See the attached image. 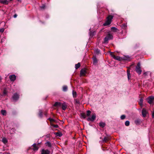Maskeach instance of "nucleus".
Here are the masks:
<instances>
[{
    "mask_svg": "<svg viewBox=\"0 0 154 154\" xmlns=\"http://www.w3.org/2000/svg\"><path fill=\"white\" fill-rule=\"evenodd\" d=\"M113 18V16L111 15H109L106 18V20L105 22L103 23V25L105 26L110 25L112 22Z\"/></svg>",
    "mask_w": 154,
    "mask_h": 154,
    "instance_id": "nucleus-1",
    "label": "nucleus"
},
{
    "mask_svg": "<svg viewBox=\"0 0 154 154\" xmlns=\"http://www.w3.org/2000/svg\"><path fill=\"white\" fill-rule=\"evenodd\" d=\"M113 37L112 35L110 33L108 34L104 38L103 43H108V41L112 39Z\"/></svg>",
    "mask_w": 154,
    "mask_h": 154,
    "instance_id": "nucleus-2",
    "label": "nucleus"
},
{
    "mask_svg": "<svg viewBox=\"0 0 154 154\" xmlns=\"http://www.w3.org/2000/svg\"><path fill=\"white\" fill-rule=\"evenodd\" d=\"M135 71L139 75H140L141 74L142 70L141 69L140 64V62L137 63Z\"/></svg>",
    "mask_w": 154,
    "mask_h": 154,
    "instance_id": "nucleus-3",
    "label": "nucleus"
},
{
    "mask_svg": "<svg viewBox=\"0 0 154 154\" xmlns=\"http://www.w3.org/2000/svg\"><path fill=\"white\" fill-rule=\"evenodd\" d=\"M146 100L148 103L151 104L154 100V96H149L147 98Z\"/></svg>",
    "mask_w": 154,
    "mask_h": 154,
    "instance_id": "nucleus-4",
    "label": "nucleus"
},
{
    "mask_svg": "<svg viewBox=\"0 0 154 154\" xmlns=\"http://www.w3.org/2000/svg\"><path fill=\"white\" fill-rule=\"evenodd\" d=\"M96 115L94 113L91 116V117H88L87 119V120L89 121L93 122L95 119Z\"/></svg>",
    "mask_w": 154,
    "mask_h": 154,
    "instance_id": "nucleus-5",
    "label": "nucleus"
},
{
    "mask_svg": "<svg viewBox=\"0 0 154 154\" xmlns=\"http://www.w3.org/2000/svg\"><path fill=\"white\" fill-rule=\"evenodd\" d=\"M19 95L16 93L13 95L12 97V99L14 101H16L19 99Z\"/></svg>",
    "mask_w": 154,
    "mask_h": 154,
    "instance_id": "nucleus-6",
    "label": "nucleus"
},
{
    "mask_svg": "<svg viewBox=\"0 0 154 154\" xmlns=\"http://www.w3.org/2000/svg\"><path fill=\"white\" fill-rule=\"evenodd\" d=\"M86 69H82L80 72V76H84L86 75Z\"/></svg>",
    "mask_w": 154,
    "mask_h": 154,
    "instance_id": "nucleus-7",
    "label": "nucleus"
},
{
    "mask_svg": "<svg viewBox=\"0 0 154 154\" xmlns=\"http://www.w3.org/2000/svg\"><path fill=\"white\" fill-rule=\"evenodd\" d=\"M110 139V137L109 136H107L104 137L103 139L102 140V141L103 143H106Z\"/></svg>",
    "mask_w": 154,
    "mask_h": 154,
    "instance_id": "nucleus-8",
    "label": "nucleus"
},
{
    "mask_svg": "<svg viewBox=\"0 0 154 154\" xmlns=\"http://www.w3.org/2000/svg\"><path fill=\"white\" fill-rule=\"evenodd\" d=\"M50 152L48 149H43L41 151V154H49Z\"/></svg>",
    "mask_w": 154,
    "mask_h": 154,
    "instance_id": "nucleus-9",
    "label": "nucleus"
},
{
    "mask_svg": "<svg viewBox=\"0 0 154 154\" xmlns=\"http://www.w3.org/2000/svg\"><path fill=\"white\" fill-rule=\"evenodd\" d=\"M9 79L11 81H14L16 79V76L14 75H12L9 76Z\"/></svg>",
    "mask_w": 154,
    "mask_h": 154,
    "instance_id": "nucleus-10",
    "label": "nucleus"
},
{
    "mask_svg": "<svg viewBox=\"0 0 154 154\" xmlns=\"http://www.w3.org/2000/svg\"><path fill=\"white\" fill-rule=\"evenodd\" d=\"M147 113V112L146 110L145 109L143 108L142 109V112L143 116L144 117H146V116Z\"/></svg>",
    "mask_w": 154,
    "mask_h": 154,
    "instance_id": "nucleus-11",
    "label": "nucleus"
},
{
    "mask_svg": "<svg viewBox=\"0 0 154 154\" xmlns=\"http://www.w3.org/2000/svg\"><path fill=\"white\" fill-rule=\"evenodd\" d=\"M62 103L60 102H57L55 103L53 106L57 107H60L61 106Z\"/></svg>",
    "mask_w": 154,
    "mask_h": 154,
    "instance_id": "nucleus-12",
    "label": "nucleus"
},
{
    "mask_svg": "<svg viewBox=\"0 0 154 154\" xmlns=\"http://www.w3.org/2000/svg\"><path fill=\"white\" fill-rule=\"evenodd\" d=\"M61 106H62V108L64 110H65L67 107V106L65 103H62Z\"/></svg>",
    "mask_w": 154,
    "mask_h": 154,
    "instance_id": "nucleus-13",
    "label": "nucleus"
},
{
    "mask_svg": "<svg viewBox=\"0 0 154 154\" xmlns=\"http://www.w3.org/2000/svg\"><path fill=\"white\" fill-rule=\"evenodd\" d=\"M93 64L94 65H96L97 63V60L95 57H94L93 58Z\"/></svg>",
    "mask_w": 154,
    "mask_h": 154,
    "instance_id": "nucleus-14",
    "label": "nucleus"
},
{
    "mask_svg": "<svg viewBox=\"0 0 154 154\" xmlns=\"http://www.w3.org/2000/svg\"><path fill=\"white\" fill-rule=\"evenodd\" d=\"M32 147H33V149L35 151H37L38 149V148L36 146V144L34 143L32 145Z\"/></svg>",
    "mask_w": 154,
    "mask_h": 154,
    "instance_id": "nucleus-15",
    "label": "nucleus"
},
{
    "mask_svg": "<svg viewBox=\"0 0 154 154\" xmlns=\"http://www.w3.org/2000/svg\"><path fill=\"white\" fill-rule=\"evenodd\" d=\"M111 29V30L113 32H116L119 31L118 29L114 27H112Z\"/></svg>",
    "mask_w": 154,
    "mask_h": 154,
    "instance_id": "nucleus-16",
    "label": "nucleus"
},
{
    "mask_svg": "<svg viewBox=\"0 0 154 154\" xmlns=\"http://www.w3.org/2000/svg\"><path fill=\"white\" fill-rule=\"evenodd\" d=\"M0 2L4 4L7 5L8 3V2L7 0H2Z\"/></svg>",
    "mask_w": 154,
    "mask_h": 154,
    "instance_id": "nucleus-17",
    "label": "nucleus"
},
{
    "mask_svg": "<svg viewBox=\"0 0 154 154\" xmlns=\"http://www.w3.org/2000/svg\"><path fill=\"white\" fill-rule=\"evenodd\" d=\"M114 59L116 60L120 61L121 60V57L119 56H114Z\"/></svg>",
    "mask_w": 154,
    "mask_h": 154,
    "instance_id": "nucleus-18",
    "label": "nucleus"
},
{
    "mask_svg": "<svg viewBox=\"0 0 154 154\" xmlns=\"http://www.w3.org/2000/svg\"><path fill=\"white\" fill-rule=\"evenodd\" d=\"M99 125L100 127L102 128L104 127L105 126V123L102 122H100L99 124Z\"/></svg>",
    "mask_w": 154,
    "mask_h": 154,
    "instance_id": "nucleus-19",
    "label": "nucleus"
},
{
    "mask_svg": "<svg viewBox=\"0 0 154 154\" xmlns=\"http://www.w3.org/2000/svg\"><path fill=\"white\" fill-rule=\"evenodd\" d=\"M39 116L40 118H42L43 116L42 112L41 110H39Z\"/></svg>",
    "mask_w": 154,
    "mask_h": 154,
    "instance_id": "nucleus-20",
    "label": "nucleus"
},
{
    "mask_svg": "<svg viewBox=\"0 0 154 154\" xmlns=\"http://www.w3.org/2000/svg\"><path fill=\"white\" fill-rule=\"evenodd\" d=\"M55 134L57 136L59 137H60L62 136V134L60 132H58L55 133Z\"/></svg>",
    "mask_w": 154,
    "mask_h": 154,
    "instance_id": "nucleus-21",
    "label": "nucleus"
},
{
    "mask_svg": "<svg viewBox=\"0 0 154 154\" xmlns=\"http://www.w3.org/2000/svg\"><path fill=\"white\" fill-rule=\"evenodd\" d=\"M1 112L3 116H6V112L5 110H1Z\"/></svg>",
    "mask_w": 154,
    "mask_h": 154,
    "instance_id": "nucleus-22",
    "label": "nucleus"
},
{
    "mask_svg": "<svg viewBox=\"0 0 154 154\" xmlns=\"http://www.w3.org/2000/svg\"><path fill=\"white\" fill-rule=\"evenodd\" d=\"M63 90L64 91H66L67 90V86L64 85L63 87Z\"/></svg>",
    "mask_w": 154,
    "mask_h": 154,
    "instance_id": "nucleus-23",
    "label": "nucleus"
},
{
    "mask_svg": "<svg viewBox=\"0 0 154 154\" xmlns=\"http://www.w3.org/2000/svg\"><path fill=\"white\" fill-rule=\"evenodd\" d=\"M2 142L6 144L7 142V140L5 138H3L2 139Z\"/></svg>",
    "mask_w": 154,
    "mask_h": 154,
    "instance_id": "nucleus-24",
    "label": "nucleus"
},
{
    "mask_svg": "<svg viewBox=\"0 0 154 154\" xmlns=\"http://www.w3.org/2000/svg\"><path fill=\"white\" fill-rule=\"evenodd\" d=\"M80 63H79L77 64H75V69H77L79 68L80 66Z\"/></svg>",
    "mask_w": 154,
    "mask_h": 154,
    "instance_id": "nucleus-25",
    "label": "nucleus"
},
{
    "mask_svg": "<svg viewBox=\"0 0 154 154\" xmlns=\"http://www.w3.org/2000/svg\"><path fill=\"white\" fill-rule=\"evenodd\" d=\"M45 144L47 146H48V147H51V143L49 142H47Z\"/></svg>",
    "mask_w": 154,
    "mask_h": 154,
    "instance_id": "nucleus-26",
    "label": "nucleus"
},
{
    "mask_svg": "<svg viewBox=\"0 0 154 154\" xmlns=\"http://www.w3.org/2000/svg\"><path fill=\"white\" fill-rule=\"evenodd\" d=\"M91 112L90 110H88L87 111L86 116H90Z\"/></svg>",
    "mask_w": 154,
    "mask_h": 154,
    "instance_id": "nucleus-27",
    "label": "nucleus"
},
{
    "mask_svg": "<svg viewBox=\"0 0 154 154\" xmlns=\"http://www.w3.org/2000/svg\"><path fill=\"white\" fill-rule=\"evenodd\" d=\"M127 75H128V80H129V79H130L129 76L130 75V71L129 70H128L127 71Z\"/></svg>",
    "mask_w": 154,
    "mask_h": 154,
    "instance_id": "nucleus-28",
    "label": "nucleus"
},
{
    "mask_svg": "<svg viewBox=\"0 0 154 154\" xmlns=\"http://www.w3.org/2000/svg\"><path fill=\"white\" fill-rule=\"evenodd\" d=\"M143 100L141 98L140 100V102H139V104L140 106H142L143 105Z\"/></svg>",
    "mask_w": 154,
    "mask_h": 154,
    "instance_id": "nucleus-29",
    "label": "nucleus"
},
{
    "mask_svg": "<svg viewBox=\"0 0 154 154\" xmlns=\"http://www.w3.org/2000/svg\"><path fill=\"white\" fill-rule=\"evenodd\" d=\"M130 122L128 121H127L125 122V125L126 126H128L129 125Z\"/></svg>",
    "mask_w": 154,
    "mask_h": 154,
    "instance_id": "nucleus-30",
    "label": "nucleus"
},
{
    "mask_svg": "<svg viewBox=\"0 0 154 154\" xmlns=\"http://www.w3.org/2000/svg\"><path fill=\"white\" fill-rule=\"evenodd\" d=\"M72 94L74 97H76V92H74V91H73Z\"/></svg>",
    "mask_w": 154,
    "mask_h": 154,
    "instance_id": "nucleus-31",
    "label": "nucleus"
},
{
    "mask_svg": "<svg viewBox=\"0 0 154 154\" xmlns=\"http://www.w3.org/2000/svg\"><path fill=\"white\" fill-rule=\"evenodd\" d=\"M40 7L42 9H44L45 8V5H43Z\"/></svg>",
    "mask_w": 154,
    "mask_h": 154,
    "instance_id": "nucleus-32",
    "label": "nucleus"
},
{
    "mask_svg": "<svg viewBox=\"0 0 154 154\" xmlns=\"http://www.w3.org/2000/svg\"><path fill=\"white\" fill-rule=\"evenodd\" d=\"M81 115L82 117L84 119H85L87 116L86 115L85 113H82L81 114Z\"/></svg>",
    "mask_w": 154,
    "mask_h": 154,
    "instance_id": "nucleus-33",
    "label": "nucleus"
},
{
    "mask_svg": "<svg viewBox=\"0 0 154 154\" xmlns=\"http://www.w3.org/2000/svg\"><path fill=\"white\" fill-rule=\"evenodd\" d=\"M7 93V90L6 88H5L3 91V94H6Z\"/></svg>",
    "mask_w": 154,
    "mask_h": 154,
    "instance_id": "nucleus-34",
    "label": "nucleus"
},
{
    "mask_svg": "<svg viewBox=\"0 0 154 154\" xmlns=\"http://www.w3.org/2000/svg\"><path fill=\"white\" fill-rule=\"evenodd\" d=\"M110 55L113 58H114V56H115L114 54H113V53L111 52H109Z\"/></svg>",
    "mask_w": 154,
    "mask_h": 154,
    "instance_id": "nucleus-35",
    "label": "nucleus"
},
{
    "mask_svg": "<svg viewBox=\"0 0 154 154\" xmlns=\"http://www.w3.org/2000/svg\"><path fill=\"white\" fill-rule=\"evenodd\" d=\"M125 116L124 115H122L121 116V118L122 119H125Z\"/></svg>",
    "mask_w": 154,
    "mask_h": 154,
    "instance_id": "nucleus-36",
    "label": "nucleus"
},
{
    "mask_svg": "<svg viewBox=\"0 0 154 154\" xmlns=\"http://www.w3.org/2000/svg\"><path fill=\"white\" fill-rule=\"evenodd\" d=\"M4 29L3 28H2L0 29V32H3L4 31Z\"/></svg>",
    "mask_w": 154,
    "mask_h": 154,
    "instance_id": "nucleus-37",
    "label": "nucleus"
},
{
    "mask_svg": "<svg viewBox=\"0 0 154 154\" xmlns=\"http://www.w3.org/2000/svg\"><path fill=\"white\" fill-rule=\"evenodd\" d=\"M15 129L14 128H12V129H11V131H10L11 133H12V134H13V132H12H12H14V131H15Z\"/></svg>",
    "mask_w": 154,
    "mask_h": 154,
    "instance_id": "nucleus-38",
    "label": "nucleus"
},
{
    "mask_svg": "<svg viewBox=\"0 0 154 154\" xmlns=\"http://www.w3.org/2000/svg\"><path fill=\"white\" fill-rule=\"evenodd\" d=\"M49 119L51 122L55 121V120L53 119L49 118Z\"/></svg>",
    "mask_w": 154,
    "mask_h": 154,
    "instance_id": "nucleus-39",
    "label": "nucleus"
},
{
    "mask_svg": "<svg viewBox=\"0 0 154 154\" xmlns=\"http://www.w3.org/2000/svg\"><path fill=\"white\" fill-rule=\"evenodd\" d=\"M53 126L55 128H57L58 127V126L57 125H53Z\"/></svg>",
    "mask_w": 154,
    "mask_h": 154,
    "instance_id": "nucleus-40",
    "label": "nucleus"
},
{
    "mask_svg": "<svg viewBox=\"0 0 154 154\" xmlns=\"http://www.w3.org/2000/svg\"><path fill=\"white\" fill-rule=\"evenodd\" d=\"M152 118H154V109L152 112Z\"/></svg>",
    "mask_w": 154,
    "mask_h": 154,
    "instance_id": "nucleus-41",
    "label": "nucleus"
},
{
    "mask_svg": "<svg viewBox=\"0 0 154 154\" xmlns=\"http://www.w3.org/2000/svg\"><path fill=\"white\" fill-rule=\"evenodd\" d=\"M135 122L136 124H137L139 123V121L138 120H136L135 121Z\"/></svg>",
    "mask_w": 154,
    "mask_h": 154,
    "instance_id": "nucleus-42",
    "label": "nucleus"
},
{
    "mask_svg": "<svg viewBox=\"0 0 154 154\" xmlns=\"http://www.w3.org/2000/svg\"><path fill=\"white\" fill-rule=\"evenodd\" d=\"M17 15L16 14H15L14 15V18H16L17 17Z\"/></svg>",
    "mask_w": 154,
    "mask_h": 154,
    "instance_id": "nucleus-43",
    "label": "nucleus"
},
{
    "mask_svg": "<svg viewBox=\"0 0 154 154\" xmlns=\"http://www.w3.org/2000/svg\"><path fill=\"white\" fill-rule=\"evenodd\" d=\"M3 39H2L1 40V43H2V42H3Z\"/></svg>",
    "mask_w": 154,
    "mask_h": 154,
    "instance_id": "nucleus-44",
    "label": "nucleus"
},
{
    "mask_svg": "<svg viewBox=\"0 0 154 154\" xmlns=\"http://www.w3.org/2000/svg\"><path fill=\"white\" fill-rule=\"evenodd\" d=\"M2 79L1 76H0V82H1L2 80Z\"/></svg>",
    "mask_w": 154,
    "mask_h": 154,
    "instance_id": "nucleus-45",
    "label": "nucleus"
},
{
    "mask_svg": "<svg viewBox=\"0 0 154 154\" xmlns=\"http://www.w3.org/2000/svg\"><path fill=\"white\" fill-rule=\"evenodd\" d=\"M144 74L145 75H146V72H145L144 73Z\"/></svg>",
    "mask_w": 154,
    "mask_h": 154,
    "instance_id": "nucleus-46",
    "label": "nucleus"
},
{
    "mask_svg": "<svg viewBox=\"0 0 154 154\" xmlns=\"http://www.w3.org/2000/svg\"><path fill=\"white\" fill-rule=\"evenodd\" d=\"M100 139H102V140H103V138H102V137H100Z\"/></svg>",
    "mask_w": 154,
    "mask_h": 154,
    "instance_id": "nucleus-47",
    "label": "nucleus"
},
{
    "mask_svg": "<svg viewBox=\"0 0 154 154\" xmlns=\"http://www.w3.org/2000/svg\"><path fill=\"white\" fill-rule=\"evenodd\" d=\"M97 52H98V53H99V51H98V50H97Z\"/></svg>",
    "mask_w": 154,
    "mask_h": 154,
    "instance_id": "nucleus-48",
    "label": "nucleus"
},
{
    "mask_svg": "<svg viewBox=\"0 0 154 154\" xmlns=\"http://www.w3.org/2000/svg\"><path fill=\"white\" fill-rule=\"evenodd\" d=\"M10 0V1H12V0Z\"/></svg>",
    "mask_w": 154,
    "mask_h": 154,
    "instance_id": "nucleus-49",
    "label": "nucleus"
},
{
    "mask_svg": "<svg viewBox=\"0 0 154 154\" xmlns=\"http://www.w3.org/2000/svg\"><path fill=\"white\" fill-rule=\"evenodd\" d=\"M45 115L46 116V113H45Z\"/></svg>",
    "mask_w": 154,
    "mask_h": 154,
    "instance_id": "nucleus-50",
    "label": "nucleus"
},
{
    "mask_svg": "<svg viewBox=\"0 0 154 154\" xmlns=\"http://www.w3.org/2000/svg\"><path fill=\"white\" fill-rule=\"evenodd\" d=\"M7 154H10L9 153H7Z\"/></svg>",
    "mask_w": 154,
    "mask_h": 154,
    "instance_id": "nucleus-51",
    "label": "nucleus"
},
{
    "mask_svg": "<svg viewBox=\"0 0 154 154\" xmlns=\"http://www.w3.org/2000/svg\"><path fill=\"white\" fill-rule=\"evenodd\" d=\"M1 95L0 94V96Z\"/></svg>",
    "mask_w": 154,
    "mask_h": 154,
    "instance_id": "nucleus-52",
    "label": "nucleus"
},
{
    "mask_svg": "<svg viewBox=\"0 0 154 154\" xmlns=\"http://www.w3.org/2000/svg\"><path fill=\"white\" fill-rule=\"evenodd\" d=\"M18 0L19 1V0Z\"/></svg>",
    "mask_w": 154,
    "mask_h": 154,
    "instance_id": "nucleus-53",
    "label": "nucleus"
}]
</instances>
